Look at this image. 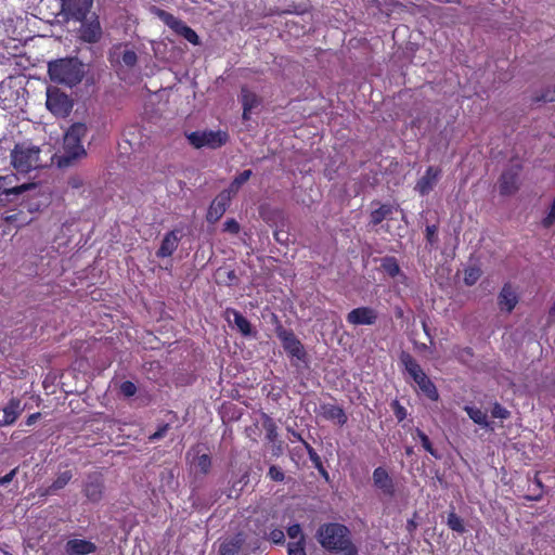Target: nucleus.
<instances>
[{"instance_id": "f257e3e1", "label": "nucleus", "mask_w": 555, "mask_h": 555, "mask_svg": "<svg viewBox=\"0 0 555 555\" xmlns=\"http://www.w3.org/2000/svg\"><path fill=\"white\" fill-rule=\"evenodd\" d=\"M318 539L325 548L341 552L344 555H354L348 529L339 524H327L320 527Z\"/></svg>"}, {"instance_id": "f03ea898", "label": "nucleus", "mask_w": 555, "mask_h": 555, "mask_svg": "<svg viewBox=\"0 0 555 555\" xmlns=\"http://www.w3.org/2000/svg\"><path fill=\"white\" fill-rule=\"evenodd\" d=\"M87 131L88 128L83 122H75L67 129L63 139L64 153L59 158V166H69L74 160L86 155L81 141L86 137Z\"/></svg>"}, {"instance_id": "7ed1b4c3", "label": "nucleus", "mask_w": 555, "mask_h": 555, "mask_svg": "<svg viewBox=\"0 0 555 555\" xmlns=\"http://www.w3.org/2000/svg\"><path fill=\"white\" fill-rule=\"evenodd\" d=\"M48 73L52 81L68 87L78 85L83 78L82 64L77 59H60L50 62Z\"/></svg>"}, {"instance_id": "20e7f679", "label": "nucleus", "mask_w": 555, "mask_h": 555, "mask_svg": "<svg viewBox=\"0 0 555 555\" xmlns=\"http://www.w3.org/2000/svg\"><path fill=\"white\" fill-rule=\"evenodd\" d=\"M243 184V173L235 176L230 186L221 191L211 202L206 214L208 223H216L230 206L232 197L238 192Z\"/></svg>"}, {"instance_id": "39448f33", "label": "nucleus", "mask_w": 555, "mask_h": 555, "mask_svg": "<svg viewBox=\"0 0 555 555\" xmlns=\"http://www.w3.org/2000/svg\"><path fill=\"white\" fill-rule=\"evenodd\" d=\"M11 158L13 167L21 173H28L41 166L40 149L38 146L17 144L12 151Z\"/></svg>"}, {"instance_id": "423d86ee", "label": "nucleus", "mask_w": 555, "mask_h": 555, "mask_svg": "<svg viewBox=\"0 0 555 555\" xmlns=\"http://www.w3.org/2000/svg\"><path fill=\"white\" fill-rule=\"evenodd\" d=\"M185 135L189 143L196 150L204 147L217 150L229 141L228 132L222 130H196Z\"/></svg>"}, {"instance_id": "0eeeda50", "label": "nucleus", "mask_w": 555, "mask_h": 555, "mask_svg": "<svg viewBox=\"0 0 555 555\" xmlns=\"http://www.w3.org/2000/svg\"><path fill=\"white\" fill-rule=\"evenodd\" d=\"M401 362L420 389L431 400L438 399V391L417 362L409 354H401Z\"/></svg>"}, {"instance_id": "6e6552de", "label": "nucleus", "mask_w": 555, "mask_h": 555, "mask_svg": "<svg viewBox=\"0 0 555 555\" xmlns=\"http://www.w3.org/2000/svg\"><path fill=\"white\" fill-rule=\"evenodd\" d=\"M157 15L177 35L183 37L186 41H189L190 43H192L194 46L199 44L198 35L195 33L194 29H192L190 26H188L182 20H180V18L173 16L171 13L166 12L160 9L157 10Z\"/></svg>"}, {"instance_id": "1a4fd4ad", "label": "nucleus", "mask_w": 555, "mask_h": 555, "mask_svg": "<svg viewBox=\"0 0 555 555\" xmlns=\"http://www.w3.org/2000/svg\"><path fill=\"white\" fill-rule=\"evenodd\" d=\"M46 105L52 114L61 117L67 116L73 108V102L68 95L55 88L48 89Z\"/></svg>"}, {"instance_id": "9d476101", "label": "nucleus", "mask_w": 555, "mask_h": 555, "mask_svg": "<svg viewBox=\"0 0 555 555\" xmlns=\"http://www.w3.org/2000/svg\"><path fill=\"white\" fill-rule=\"evenodd\" d=\"M108 61L112 66H125L132 68L138 62V55L134 50L129 49L127 44H115L108 53Z\"/></svg>"}, {"instance_id": "9b49d317", "label": "nucleus", "mask_w": 555, "mask_h": 555, "mask_svg": "<svg viewBox=\"0 0 555 555\" xmlns=\"http://www.w3.org/2000/svg\"><path fill=\"white\" fill-rule=\"evenodd\" d=\"M62 11L74 21H82L87 17L93 0H61Z\"/></svg>"}, {"instance_id": "f8f14e48", "label": "nucleus", "mask_w": 555, "mask_h": 555, "mask_svg": "<svg viewBox=\"0 0 555 555\" xmlns=\"http://www.w3.org/2000/svg\"><path fill=\"white\" fill-rule=\"evenodd\" d=\"M78 33L79 38L87 43H96L102 37V27L96 15H93L90 20L87 17L82 21Z\"/></svg>"}, {"instance_id": "ddd939ff", "label": "nucleus", "mask_w": 555, "mask_h": 555, "mask_svg": "<svg viewBox=\"0 0 555 555\" xmlns=\"http://www.w3.org/2000/svg\"><path fill=\"white\" fill-rule=\"evenodd\" d=\"M374 487L386 496H393L396 493V487L393 479L384 467H377L374 469L373 475Z\"/></svg>"}, {"instance_id": "4468645a", "label": "nucleus", "mask_w": 555, "mask_h": 555, "mask_svg": "<svg viewBox=\"0 0 555 555\" xmlns=\"http://www.w3.org/2000/svg\"><path fill=\"white\" fill-rule=\"evenodd\" d=\"M377 320V312L370 307H360L347 314V321L352 325H372Z\"/></svg>"}, {"instance_id": "2eb2a0df", "label": "nucleus", "mask_w": 555, "mask_h": 555, "mask_svg": "<svg viewBox=\"0 0 555 555\" xmlns=\"http://www.w3.org/2000/svg\"><path fill=\"white\" fill-rule=\"evenodd\" d=\"M83 494L92 502L98 503L103 498L104 483L100 475H90L83 486Z\"/></svg>"}, {"instance_id": "dca6fc26", "label": "nucleus", "mask_w": 555, "mask_h": 555, "mask_svg": "<svg viewBox=\"0 0 555 555\" xmlns=\"http://www.w3.org/2000/svg\"><path fill=\"white\" fill-rule=\"evenodd\" d=\"M441 175V170L436 167H428L425 173L420 178L415 185V191L421 195H427L436 186Z\"/></svg>"}, {"instance_id": "f3484780", "label": "nucleus", "mask_w": 555, "mask_h": 555, "mask_svg": "<svg viewBox=\"0 0 555 555\" xmlns=\"http://www.w3.org/2000/svg\"><path fill=\"white\" fill-rule=\"evenodd\" d=\"M518 304V294L511 284H505L499 296L498 305L502 312L511 313Z\"/></svg>"}, {"instance_id": "a211bd4d", "label": "nucleus", "mask_w": 555, "mask_h": 555, "mask_svg": "<svg viewBox=\"0 0 555 555\" xmlns=\"http://www.w3.org/2000/svg\"><path fill=\"white\" fill-rule=\"evenodd\" d=\"M96 545L85 539H70L65 543V553L67 555H89L95 553Z\"/></svg>"}, {"instance_id": "6ab92c4d", "label": "nucleus", "mask_w": 555, "mask_h": 555, "mask_svg": "<svg viewBox=\"0 0 555 555\" xmlns=\"http://www.w3.org/2000/svg\"><path fill=\"white\" fill-rule=\"evenodd\" d=\"M22 412L21 400L11 398L1 412L0 427L14 424Z\"/></svg>"}, {"instance_id": "aec40b11", "label": "nucleus", "mask_w": 555, "mask_h": 555, "mask_svg": "<svg viewBox=\"0 0 555 555\" xmlns=\"http://www.w3.org/2000/svg\"><path fill=\"white\" fill-rule=\"evenodd\" d=\"M179 241L180 236L178 230H171L167 232L160 243L159 248L156 251V256L158 258L170 257L178 248Z\"/></svg>"}, {"instance_id": "412c9836", "label": "nucleus", "mask_w": 555, "mask_h": 555, "mask_svg": "<svg viewBox=\"0 0 555 555\" xmlns=\"http://www.w3.org/2000/svg\"><path fill=\"white\" fill-rule=\"evenodd\" d=\"M280 338L283 343L284 349L293 357L301 359L305 356V351L301 343L291 332L280 333Z\"/></svg>"}, {"instance_id": "4be33fe9", "label": "nucleus", "mask_w": 555, "mask_h": 555, "mask_svg": "<svg viewBox=\"0 0 555 555\" xmlns=\"http://www.w3.org/2000/svg\"><path fill=\"white\" fill-rule=\"evenodd\" d=\"M518 172L519 170H507L503 172L500 180V192L503 195H511L514 194L518 188H519V180H518Z\"/></svg>"}, {"instance_id": "5701e85b", "label": "nucleus", "mask_w": 555, "mask_h": 555, "mask_svg": "<svg viewBox=\"0 0 555 555\" xmlns=\"http://www.w3.org/2000/svg\"><path fill=\"white\" fill-rule=\"evenodd\" d=\"M13 180H15L14 175L5 177L0 176V195H20L33 186V184H22L12 186Z\"/></svg>"}, {"instance_id": "b1692460", "label": "nucleus", "mask_w": 555, "mask_h": 555, "mask_svg": "<svg viewBox=\"0 0 555 555\" xmlns=\"http://www.w3.org/2000/svg\"><path fill=\"white\" fill-rule=\"evenodd\" d=\"M73 478V473L72 470H65V472H62L57 475V477L52 481V483L46 488L44 490L41 491L40 495H43V496H47V495H52V494H55L59 490H62L63 488H65L68 482L72 480Z\"/></svg>"}, {"instance_id": "393cba45", "label": "nucleus", "mask_w": 555, "mask_h": 555, "mask_svg": "<svg viewBox=\"0 0 555 555\" xmlns=\"http://www.w3.org/2000/svg\"><path fill=\"white\" fill-rule=\"evenodd\" d=\"M191 466L199 474L207 475L211 468V457L210 455L204 453L199 454L196 452V455L191 461Z\"/></svg>"}, {"instance_id": "a878e982", "label": "nucleus", "mask_w": 555, "mask_h": 555, "mask_svg": "<svg viewBox=\"0 0 555 555\" xmlns=\"http://www.w3.org/2000/svg\"><path fill=\"white\" fill-rule=\"evenodd\" d=\"M322 409L325 418L333 421L338 425H344L347 422V416L343 409L336 405H325Z\"/></svg>"}, {"instance_id": "bb28decb", "label": "nucleus", "mask_w": 555, "mask_h": 555, "mask_svg": "<svg viewBox=\"0 0 555 555\" xmlns=\"http://www.w3.org/2000/svg\"><path fill=\"white\" fill-rule=\"evenodd\" d=\"M464 410L466 411V413L468 414V416L470 417V420L474 423H476L482 427H486V428L490 426V423L488 421V415L486 412L481 411L478 408L469 406V405H466L464 408Z\"/></svg>"}, {"instance_id": "cd10ccee", "label": "nucleus", "mask_w": 555, "mask_h": 555, "mask_svg": "<svg viewBox=\"0 0 555 555\" xmlns=\"http://www.w3.org/2000/svg\"><path fill=\"white\" fill-rule=\"evenodd\" d=\"M241 548V540L240 534H237L235 540L224 542L220 546L219 555H235L238 553Z\"/></svg>"}, {"instance_id": "c85d7f7f", "label": "nucleus", "mask_w": 555, "mask_h": 555, "mask_svg": "<svg viewBox=\"0 0 555 555\" xmlns=\"http://www.w3.org/2000/svg\"><path fill=\"white\" fill-rule=\"evenodd\" d=\"M392 212V206L390 205H382L379 208L375 209L371 214V222L373 224L380 223L385 218H387Z\"/></svg>"}, {"instance_id": "c756f323", "label": "nucleus", "mask_w": 555, "mask_h": 555, "mask_svg": "<svg viewBox=\"0 0 555 555\" xmlns=\"http://www.w3.org/2000/svg\"><path fill=\"white\" fill-rule=\"evenodd\" d=\"M382 268L391 278H395L400 273V267L397 260L392 257L384 258L382 262Z\"/></svg>"}, {"instance_id": "7c9ffc66", "label": "nucleus", "mask_w": 555, "mask_h": 555, "mask_svg": "<svg viewBox=\"0 0 555 555\" xmlns=\"http://www.w3.org/2000/svg\"><path fill=\"white\" fill-rule=\"evenodd\" d=\"M224 318L228 321L229 324L232 323V321L235 323L237 330L243 333V314L235 310L228 308L224 311Z\"/></svg>"}, {"instance_id": "2f4dec72", "label": "nucleus", "mask_w": 555, "mask_h": 555, "mask_svg": "<svg viewBox=\"0 0 555 555\" xmlns=\"http://www.w3.org/2000/svg\"><path fill=\"white\" fill-rule=\"evenodd\" d=\"M481 276V270L477 267H469L465 270L464 282L466 285L472 286L477 283Z\"/></svg>"}, {"instance_id": "473e14b6", "label": "nucleus", "mask_w": 555, "mask_h": 555, "mask_svg": "<svg viewBox=\"0 0 555 555\" xmlns=\"http://www.w3.org/2000/svg\"><path fill=\"white\" fill-rule=\"evenodd\" d=\"M448 526L453 531L459 533H463L465 531V527L461 517H459L454 512L449 513L448 515Z\"/></svg>"}, {"instance_id": "72a5a7b5", "label": "nucleus", "mask_w": 555, "mask_h": 555, "mask_svg": "<svg viewBox=\"0 0 555 555\" xmlns=\"http://www.w3.org/2000/svg\"><path fill=\"white\" fill-rule=\"evenodd\" d=\"M288 537L294 540L293 542L305 543V535L301 532V528L298 524H295L287 529Z\"/></svg>"}, {"instance_id": "f704fd0d", "label": "nucleus", "mask_w": 555, "mask_h": 555, "mask_svg": "<svg viewBox=\"0 0 555 555\" xmlns=\"http://www.w3.org/2000/svg\"><path fill=\"white\" fill-rule=\"evenodd\" d=\"M119 390L120 393H122L126 398H130L135 395L137 386L130 380H125L120 384Z\"/></svg>"}, {"instance_id": "c9c22d12", "label": "nucleus", "mask_w": 555, "mask_h": 555, "mask_svg": "<svg viewBox=\"0 0 555 555\" xmlns=\"http://www.w3.org/2000/svg\"><path fill=\"white\" fill-rule=\"evenodd\" d=\"M416 434L422 442V446L424 447V449L429 452L431 455L438 457L436 451L434 450L428 437L420 429H416Z\"/></svg>"}, {"instance_id": "e433bc0d", "label": "nucleus", "mask_w": 555, "mask_h": 555, "mask_svg": "<svg viewBox=\"0 0 555 555\" xmlns=\"http://www.w3.org/2000/svg\"><path fill=\"white\" fill-rule=\"evenodd\" d=\"M492 416L495 418L506 420L509 417V411L503 408L500 403H495L492 408Z\"/></svg>"}, {"instance_id": "4c0bfd02", "label": "nucleus", "mask_w": 555, "mask_h": 555, "mask_svg": "<svg viewBox=\"0 0 555 555\" xmlns=\"http://www.w3.org/2000/svg\"><path fill=\"white\" fill-rule=\"evenodd\" d=\"M288 555H306L305 543L291 542L287 547Z\"/></svg>"}, {"instance_id": "58836bf2", "label": "nucleus", "mask_w": 555, "mask_h": 555, "mask_svg": "<svg viewBox=\"0 0 555 555\" xmlns=\"http://www.w3.org/2000/svg\"><path fill=\"white\" fill-rule=\"evenodd\" d=\"M169 430V424L165 423L158 426L157 430L149 437L151 442L160 440L164 438Z\"/></svg>"}, {"instance_id": "ea45409f", "label": "nucleus", "mask_w": 555, "mask_h": 555, "mask_svg": "<svg viewBox=\"0 0 555 555\" xmlns=\"http://www.w3.org/2000/svg\"><path fill=\"white\" fill-rule=\"evenodd\" d=\"M269 477L274 480V481H283L284 480V473L282 472V469L278 466H274L272 465L270 468H269V473H268Z\"/></svg>"}, {"instance_id": "a19ab883", "label": "nucleus", "mask_w": 555, "mask_h": 555, "mask_svg": "<svg viewBox=\"0 0 555 555\" xmlns=\"http://www.w3.org/2000/svg\"><path fill=\"white\" fill-rule=\"evenodd\" d=\"M269 539L275 543V544H281L284 542V539H285V534L283 532V530L281 529H273L270 533H269Z\"/></svg>"}, {"instance_id": "79ce46f5", "label": "nucleus", "mask_w": 555, "mask_h": 555, "mask_svg": "<svg viewBox=\"0 0 555 555\" xmlns=\"http://www.w3.org/2000/svg\"><path fill=\"white\" fill-rule=\"evenodd\" d=\"M223 231L229 233H238L240 223L235 219H229L223 224Z\"/></svg>"}, {"instance_id": "37998d69", "label": "nucleus", "mask_w": 555, "mask_h": 555, "mask_svg": "<svg viewBox=\"0 0 555 555\" xmlns=\"http://www.w3.org/2000/svg\"><path fill=\"white\" fill-rule=\"evenodd\" d=\"M257 103H258V100L255 94L245 92V102H244L245 111L255 107L257 105Z\"/></svg>"}, {"instance_id": "c03bdc74", "label": "nucleus", "mask_w": 555, "mask_h": 555, "mask_svg": "<svg viewBox=\"0 0 555 555\" xmlns=\"http://www.w3.org/2000/svg\"><path fill=\"white\" fill-rule=\"evenodd\" d=\"M426 237L430 244H434L437 240V228L436 225H428L426 228Z\"/></svg>"}, {"instance_id": "a18cd8bd", "label": "nucleus", "mask_w": 555, "mask_h": 555, "mask_svg": "<svg viewBox=\"0 0 555 555\" xmlns=\"http://www.w3.org/2000/svg\"><path fill=\"white\" fill-rule=\"evenodd\" d=\"M17 474V467L11 469L7 475L0 477V486L10 483Z\"/></svg>"}, {"instance_id": "49530a36", "label": "nucleus", "mask_w": 555, "mask_h": 555, "mask_svg": "<svg viewBox=\"0 0 555 555\" xmlns=\"http://www.w3.org/2000/svg\"><path fill=\"white\" fill-rule=\"evenodd\" d=\"M267 437L273 441L276 438L275 426L271 421L266 422Z\"/></svg>"}, {"instance_id": "de8ad7c7", "label": "nucleus", "mask_w": 555, "mask_h": 555, "mask_svg": "<svg viewBox=\"0 0 555 555\" xmlns=\"http://www.w3.org/2000/svg\"><path fill=\"white\" fill-rule=\"evenodd\" d=\"M304 444H305V448L309 454V457L313 461V462H319V456L317 454V452L314 451V449L309 444L307 443L306 441H304Z\"/></svg>"}, {"instance_id": "09e8293b", "label": "nucleus", "mask_w": 555, "mask_h": 555, "mask_svg": "<svg viewBox=\"0 0 555 555\" xmlns=\"http://www.w3.org/2000/svg\"><path fill=\"white\" fill-rule=\"evenodd\" d=\"M542 99L545 102H555V87L546 90L545 93L543 94Z\"/></svg>"}, {"instance_id": "8fccbe9b", "label": "nucleus", "mask_w": 555, "mask_h": 555, "mask_svg": "<svg viewBox=\"0 0 555 555\" xmlns=\"http://www.w3.org/2000/svg\"><path fill=\"white\" fill-rule=\"evenodd\" d=\"M41 417V413L40 412H36V413H33L30 414L27 418H26V422L25 424L27 426H31L34 425L39 418Z\"/></svg>"}, {"instance_id": "3c124183", "label": "nucleus", "mask_w": 555, "mask_h": 555, "mask_svg": "<svg viewBox=\"0 0 555 555\" xmlns=\"http://www.w3.org/2000/svg\"><path fill=\"white\" fill-rule=\"evenodd\" d=\"M68 184L74 189H78L82 185V182L79 178H70Z\"/></svg>"}, {"instance_id": "603ef678", "label": "nucleus", "mask_w": 555, "mask_h": 555, "mask_svg": "<svg viewBox=\"0 0 555 555\" xmlns=\"http://www.w3.org/2000/svg\"><path fill=\"white\" fill-rule=\"evenodd\" d=\"M228 276H229V282L232 283L233 280L235 279L234 274H233V271H229L228 272Z\"/></svg>"}, {"instance_id": "864d4df0", "label": "nucleus", "mask_w": 555, "mask_h": 555, "mask_svg": "<svg viewBox=\"0 0 555 555\" xmlns=\"http://www.w3.org/2000/svg\"><path fill=\"white\" fill-rule=\"evenodd\" d=\"M397 416L399 417V420H402L403 416H404V413L402 411V409H399L398 412H397Z\"/></svg>"}, {"instance_id": "5fc2aeb1", "label": "nucleus", "mask_w": 555, "mask_h": 555, "mask_svg": "<svg viewBox=\"0 0 555 555\" xmlns=\"http://www.w3.org/2000/svg\"><path fill=\"white\" fill-rule=\"evenodd\" d=\"M245 336L249 333V324L245 321V330H244Z\"/></svg>"}, {"instance_id": "6e6d98bb", "label": "nucleus", "mask_w": 555, "mask_h": 555, "mask_svg": "<svg viewBox=\"0 0 555 555\" xmlns=\"http://www.w3.org/2000/svg\"><path fill=\"white\" fill-rule=\"evenodd\" d=\"M424 332L428 335V328L426 322L422 323Z\"/></svg>"}, {"instance_id": "4d7b16f0", "label": "nucleus", "mask_w": 555, "mask_h": 555, "mask_svg": "<svg viewBox=\"0 0 555 555\" xmlns=\"http://www.w3.org/2000/svg\"><path fill=\"white\" fill-rule=\"evenodd\" d=\"M249 176H250V171L245 170V176H244L245 181L249 178Z\"/></svg>"}]
</instances>
